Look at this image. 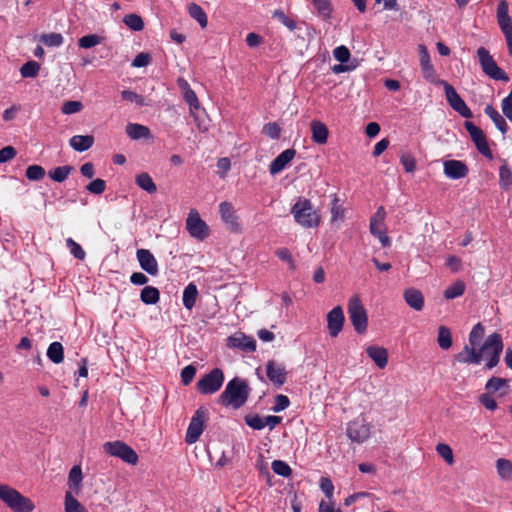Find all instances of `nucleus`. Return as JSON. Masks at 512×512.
Masks as SVG:
<instances>
[{"mask_svg": "<svg viewBox=\"0 0 512 512\" xmlns=\"http://www.w3.org/2000/svg\"><path fill=\"white\" fill-rule=\"evenodd\" d=\"M503 350L502 337L498 333L489 335L479 350L465 345L459 353L454 355L455 361L465 364H480L486 357V368L492 369L498 365Z\"/></svg>", "mask_w": 512, "mask_h": 512, "instance_id": "obj_1", "label": "nucleus"}, {"mask_svg": "<svg viewBox=\"0 0 512 512\" xmlns=\"http://www.w3.org/2000/svg\"><path fill=\"white\" fill-rule=\"evenodd\" d=\"M251 388L245 379L234 377L218 397V403L224 407L239 409L247 402Z\"/></svg>", "mask_w": 512, "mask_h": 512, "instance_id": "obj_2", "label": "nucleus"}, {"mask_svg": "<svg viewBox=\"0 0 512 512\" xmlns=\"http://www.w3.org/2000/svg\"><path fill=\"white\" fill-rule=\"evenodd\" d=\"M295 222L303 228H316L321 223V215L313 203L304 197H299L291 207Z\"/></svg>", "mask_w": 512, "mask_h": 512, "instance_id": "obj_3", "label": "nucleus"}, {"mask_svg": "<svg viewBox=\"0 0 512 512\" xmlns=\"http://www.w3.org/2000/svg\"><path fill=\"white\" fill-rule=\"evenodd\" d=\"M0 500L13 512H32L35 508L29 498L7 484H0Z\"/></svg>", "mask_w": 512, "mask_h": 512, "instance_id": "obj_4", "label": "nucleus"}, {"mask_svg": "<svg viewBox=\"0 0 512 512\" xmlns=\"http://www.w3.org/2000/svg\"><path fill=\"white\" fill-rule=\"evenodd\" d=\"M347 311L355 331L359 334L366 332L368 326V317L358 295H353L349 299Z\"/></svg>", "mask_w": 512, "mask_h": 512, "instance_id": "obj_5", "label": "nucleus"}, {"mask_svg": "<svg viewBox=\"0 0 512 512\" xmlns=\"http://www.w3.org/2000/svg\"><path fill=\"white\" fill-rule=\"evenodd\" d=\"M477 56L483 72L493 80H501L504 82L509 81V77L504 70H502L491 56L490 52L485 47L477 49Z\"/></svg>", "mask_w": 512, "mask_h": 512, "instance_id": "obj_6", "label": "nucleus"}, {"mask_svg": "<svg viewBox=\"0 0 512 512\" xmlns=\"http://www.w3.org/2000/svg\"><path fill=\"white\" fill-rule=\"evenodd\" d=\"M103 450L106 454L118 457L130 465H136L139 460L136 451L123 441L106 442L103 444Z\"/></svg>", "mask_w": 512, "mask_h": 512, "instance_id": "obj_7", "label": "nucleus"}, {"mask_svg": "<svg viewBox=\"0 0 512 512\" xmlns=\"http://www.w3.org/2000/svg\"><path fill=\"white\" fill-rule=\"evenodd\" d=\"M497 22L503 33L509 55L512 56V20L509 15V5L506 0H500L496 12Z\"/></svg>", "mask_w": 512, "mask_h": 512, "instance_id": "obj_8", "label": "nucleus"}, {"mask_svg": "<svg viewBox=\"0 0 512 512\" xmlns=\"http://www.w3.org/2000/svg\"><path fill=\"white\" fill-rule=\"evenodd\" d=\"M224 379L223 371L214 368L197 382V390L203 395L214 394L222 387Z\"/></svg>", "mask_w": 512, "mask_h": 512, "instance_id": "obj_9", "label": "nucleus"}, {"mask_svg": "<svg viewBox=\"0 0 512 512\" xmlns=\"http://www.w3.org/2000/svg\"><path fill=\"white\" fill-rule=\"evenodd\" d=\"M444 86L445 96L453 110L458 112L464 118H472L473 113L460 97L455 88L446 81L441 82Z\"/></svg>", "mask_w": 512, "mask_h": 512, "instance_id": "obj_10", "label": "nucleus"}, {"mask_svg": "<svg viewBox=\"0 0 512 512\" xmlns=\"http://www.w3.org/2000/svg\"><path fill=\"white\" fill-rule=\"evenodd\" d=\"M205 418L206 411L204 408H198L192 416L186 431L185 442L187 444H193L198 441L204 430Z\"/></svg>", "mask_w": 512, "mask_h": 512, "instance_id": "obj_11", "label": "nucleus"}, {"mask_svg": "<svg viewBox=\"0 0 512 512\" xmlns=\"http://www.w3.org/2000/svg\"><path fill=\"white\" fill-rule=\"evenodd\" d=\"M464 127L467 130V132L469 133V135H470L472 141L474 142L479 153H481L485 157L491 159L493 157L492 151L488 145L487 138H486L484 132L479 127H477L474 123H472L470 121H466L464 123Z\"/></svg>", "mask_w": 512, "mask_h": 512, "instance_id": "obj_12", "label": "nucleus"}, {"mask_svg": "<svg viewBox=\"0 0 512 512\" xmlns=\"http://www.w3.org/2000/svg\"><path fill=\"white\" fill-rule=\"evenodd\" d=\"M186 228L190 235L199 240H203L208 236V226L200 218L196 210H191L186 219Z\"/></svg>", "mask_w": 512, "mask_h": 512, "instance_id": "obj_13", "label": "nucleus"}, {"mask_svg": "<svg viewBox=\"0 0 512 512\" xmlns=\"http://www.w3.org/2000/svg\"><path fill=\"white\" fill-rule=\"evenodd\" d=\"M266 376L276 388H281L287 381L285 366L275 360H269L266 363Z\"/></svg>", "mask_w": 512, "mask_h": 512, "instance_id": "obj_14", "label": "nucleus"}, {"mask_svg": "<svg viewBox=\"0 0 512 512\" xmlns=\"http://www.w3.org/2000/svg\"><path fill=\"white\" fill-rule=\"evenodd\" d=\"M346 435L352 442L360 444L369 438L370 428L363 420L356 419L347 424Z\"/></svg>", "mask_w": 512, "mask_h": 512, "instance_id": "obj_15", "label": "nucleus"}, {"mask_svg": "<svg viewBox=\"0 0 512 512\" xmlns=\"http://www.w3.org/2000/svg\"><path fill=\"white\" fill-rule=\"evenodd\" d=\"M345 316L341 306H335L327 314V329L332 338H336L343 329Z\"/></svg>", "mask_w": 512, "mask_h": 512, "instance_id": "obj_16", "label": "nucleus"}, {"mask_svg": "<svg viewBox=\"0 0 512 512\" xmlns=\"http://www.w3.org/2000/svg\"><path fill=\"white\" fill-rule=\"evenodd\" d=\"M227 347L236 348L244 352H254L256 350V341L244 333H235L227 338Z\"/></svg>", "mask_w": 512, "mask_h": 512, "instance_id": "obj_17", "label": "nucleus"}, {"mask_svg": "<svg viewBox=\"0 0 512 512\" xmlns=\"http://www.w3.org/2000/svg\"><path fill=\"white\" fill-rule=\"evenodd\" d=\"M443 171L446 177L453 180L465 178L469 173L468 166L460 160L445 161Z\"/></svg>", "mask_w": 512, "mask_h": 512, "instance_id": "obj_18", "label": "nucleus"}, {"mask_svg": "<svg viewBox=\"0 0 512 512\" xmlns=\"http://www.w3.org/2000/svg\"><path fill=\"white\" fill-rule=\"evenodd\" d=\"M136 257L140 267L148 274L155 276L159 272L158 263L154 255L148 249H138Z\"/></svg>", "mask_w": 512, "mask_h": 512, "instance_id": "obj_19", "label": "nucleus"}, {"mask_svg": "<svg viewBox=\"0 0 512 512\" xmlns=\"http://www.w3.org/2000/svg\"><path fill=\"white\" fill-rule=\"evenodd\" d=\"M219 212L221 219L223 222L232 230L239 231L240 224L238 222V217L235 213L234 207L230 202L224 201L219 205Z\"/></svg>", "mask_w": 512, "mask_h": 512, "instance_id": "obj_20", "label": "nucleus"}, {"mask_svg": "<svg viewBox=\"0 0 512 512\" xmlns=\"http://www.w3.org/2000/svg\"><path fill=\"white\" fill-rule=\"evenodd\" d=\"M296 151L294 149H286L281 152L269 165V172L271 175H276L286 168V166L295 157Z\"/></svg>", "mask_w": 512, "mask_h": 512, "instance_id": "obj_21", "label": "nucleus"}, {"mask_svg": "<svg viewBox=\"0 0 512 512\" xmlns=\"http://www.w3.org/2000/svg\"><path fill=\"white\" fill-rule=\"evenodd\" d=\"M310 130L312 134L311 139L314 143L319 145L327 143L329 130L323 122L319 120H312L310 122Z\"/></svg>", "mask_w": 512, "mask_h": 512, "instance_id": "obj_22", "label": "nucleus"}, {"mask_svg": "<svg viewBox=\"0 0 512 512\" xmlns=\"http://www.w3.org/2000/svg\"><path fill=\"white\" fill-rule=\"evenodd\" d=\"M384 207L380 206L370 221V232L376 236L384 246Z\"/></svg>", "mask_w": 512, "mask_h": 512, "instance_id": "obj_23", "label": "nucleus"}, {"mask_svg": "<svg viewBox=\"0 0 512 512\" xmlns=\"http://www.w3.org/2000/svg\"><path fill=\"white\" fill-rule=\"evenodd\" d=\"M404 299L409 307L416 311H421L424 307V297L420 290L409 288L404 291Z\"/></svg>", "mask_w": 512, "mask_h": 512, "instance_id": "obj_24", "label": "nucleus"}, {"mask_svg": "<svg viewBox=\"0 0 512 512\" xmlns=\"http://www.w3.org/2000/svg\"><path fill=\"white\" fill-rule=\"evenodd\" d=\"M94 144L93 135H75L70 138L69 145L77 152H84Z\"/></svg>", "mask_w": 512, "mask_h": 512, "instance_id": "obj_25", "label": "nucleus"}, {"mask_svg": "<svg viewBox=\"0 0 512 512\" xmlns=\"http://www.w3.org/2000/svg\"><path fill=\"white\" fill-rule=\"evenodd\" d=\"M420 65L423 72V76L427 80H433L435 71L430 60L429 53L425 46L420 45Z\"/></svg>", "mask_w": 512, "mask_h": 512, "instance_id": "obj_26", "label": "nucleus"}, {"mask_svg": "<svg viewBox=\"0 0 512 512\" xmlns=\"http://www.w3.org/2000/svg\"><path fill=\"white\" fill-rule=\"evenodd\" d=\"M484 113L493 121L496 128L502 134H505L508 131V125H507L505 119L500 115V113L492 105H487L484 109Z\"/></svg>", "mask_w": 512, "mask_h": 512, "instance_id": "obj_27", "label": "nucleus"}, {"mask_svg": "<svg viewBox=\"0 0 512 512\" xmlns=\"http://www.w3.org/2000/svg\"><path fill=\"white\" fill-rule=\"evenodd\" d=\"M198 297V289L197 286L191 282L189 283L183 291L182 301L183 305L186 309L192 310L195 306L196 300Z\"/></svg>", "mask_w": 512, "mask_h": 512, "instance_id": "obj_28", "label": "nucleus"}, {"mask_svg": "<svg viewBox=\"0 0 512 512\" xmlns=\"http://www.w3.org/2000/svg\"><path fill=\"white\" fill-rule=\"evenodd\" d=\"M496 470L503 481H512V461L499 458L496 461Z\"/></svg>", "mask_w": 512, "mask_h": 512, "instance_id": "obj_29", "label": "nucleus"}, {"mask_svg": "<svg viewBox=\"0 0 512 512\" xmlns=\"http://www.w3.org/2000/svg\"><path fill=\"white\" fill-rule=\"evenodd\" d=\"M126 133L131 139L137 140L141 138H148L150 135V130L144 125L129 123L126 126Z\"/></svg>", "mask_w": 512, "mask_h": 512, "instance_id": "obj_30", "label": "nucleus"}, {"mask_svg": "<svg viewBox=\"0 0 512 512\" xmlns=\"http://www.w3.org/2000/svg\"><path fill=\"white\" fill-rule=\"evenodd\" d=\"M135 183L144 191L149 194H153L157 191V186L153 181L152 177L146 173H140L135 178Z\"/></svg>", "mask_w": 512, "mask_h": 512, "instance_id": "obj_31", "label": "nucleus"}, {"mask_svg": "<svg viewBox=\"0 0 512 512\" xmlns=\"http://www.w3.org/2000/svg\"><path fill=\"white\" fill-rule=\"evenodd\" d=\"M188 12L191 18L196 20L201 28H206L208 24V17L201 6L196 3H191L188 6Z\"/></svg>", "mask_w": 512, "mask_h": 512, "instance_id": "obj_32", "label": "nucleus"}, {"mask_svg": "<svg viewBox=\"0 0 512 512\" xmlns=\"http://www.w3.org/2000/svg\"><path fill=\"white\" fill-rule=\"evenodd\" d=\"M47 357L55 364L64 360V348L60 342H52L47 349Z\"/></svg>", "mask_w": 512, "mask_h": 512, "instance_id": "obj_33", "label": "nucleus"}, {"mask_svg": "<svg viewBox=\"0 0 512 512\" xmlns=\"http://www.w3.org/2000/svg\"><path fill=\"white\" fill-rule=\"evenodd\" d=\"M140 299L144 304H156L160 299V292L156 287L146 286L141 290Z\"/></svg>", "mask_w": 512, "mask_h": 512, "instance_id": "obj_34", "label": "nucleus"}, {"mask_svg": "<svg viewBox=\"0 0 512 512\" xmlns=\"http://www.w3.org/2000/svg\"><path fill=\"white\" fill-rule=\"evenodd\" d=\"M466 285L464 281L457 280L452 285L447 287L443 293V296L447 300H452L462 296L465 292Z\"/></svg>", "mask_w": 512, "mask_h": 512, "instance_id": "obj_35", "label": "nucleus"}, {"mask_svg": "<svg viewBox=\"0 0 512 512\" xmlns=\"http://www.w3.org/2000/svg\"><path fill=\"white\" fill-rule=\"evenodd\" d=\"M314 8L319 16L324 20H329L332 14V4L330 0H312Z\"/></svg>", "mask_w": 512, "mask_h": 512, "instance_id": "obj_36", "label": "nucleus"}, {"mask_svg": "<svg viewBox=\"0 0 512 512\" xmlns=\"http://www.w3.org/2000/svg\"><path fill=\"white\" fill-rule=\"evenodd\" d=\"M438 345L441 349L447 350L452 346V335L449 328L446 326H440L438 328Z\"/></svg>", "mask_w": 512, "mask_h": 512, "instance_id": "obj_37", "label": "nucleus"}, {"mask_svg": "<svg viewBox=\"0 0 512 512\" xmlns=\"http://www.w3.org/2000/svg\"><path fill=\"white\" fill-rule=\"evenodd\" d=\"M65 512H87L85 507L72 495L70 491L65 493Z\"/></svg>", "mask_w": 512, "mask_h": 512, "instance_id": "obj_38", "label": "nucleus"}, {"mask_svg": "<svg viewBox=\"0 0 512 512\" xmlns=\"http://www.w3.org/2000/svg\"><path fill=\"white\" fill-rule=\"evenodd\" d=\"M72 170L73 167L70 165L59 166L49 171V177L53 181L61 183L68 178Z\"/></svg>", "mask_w": 512, "mask_h": 512, "instance_id": "obj_39", "label": "nucleus"}, {"mask_svg": "<svg viewBox=\"0 0 512 512\" xmlns=\"http://www.w3.org/2000/svg\"><path fill=\"white\" fill-rule=\"evenodd\" d=\"M508 381L504 378L500 377H491L486 385L485 389L487 390V393H495L501 389H508Z\"/></svg>", "mask_w": 512, "mask_h": 512, "instance_id": "obj_40", "label": "nucleus"}, {"mask_svg": "<svg viewBox=\"0 0 512 512\" xmlns=\"http://www.w3.org/2000/svg\"><path fill=\"white\" fill-rule=\"evenodd\" d=\"M82 470L81 467L76 465L73 466L69 472L68 476V485L71 489L79 490L80 484L82 482Z\"/></svg>", "mask_w": 512, "mask_h": 512, "instance_id": "obj_41", "label": "nucleus"}, {"mask_svg": "<svg viewBox=\"0 0 512 512\" xmlns=\"http://www.w3.org/2000/svg\"><path fill=\"white\" fill-rule=\"evenodd\" d=\"M124 24L132 31H141L144 28V21L141 16L137 14H127L123 18Z\"/></svg>", "mask_w": 512, "mask_h": 512, "instance_id": "obj_42", "label": "nucleus"}, {"mask_svg": "<svg viewBox=\"0 0 512 512\" xmlns=\"http://www.w3.org/2000/svg\"><path fill=\"white\" fill-rule=\"evenodd\" d=\"M39 70L40 64L31 60L22 65L20 74L23 78H34L38 75Z\"/></svg>", "mask_w": 512, "mask_h": 512, "instance_id": "obj_43", "label": "nucleus"}, {"mask_svg": "<svg viewBox=\"0 0 512 512\" xmlns=\"http://www.w3.org/2000/svg\"><path fill=\"white\" fill-rule=\"evenodd\" d=\"M484 336V327L481 323H477L469 334V347H473L476 349L479 346L482 338Z\"/></svg>", "mask_w": 512, "mask_h": 512, "instance_id": "obj_44", "label": "nucleus"}, {"mask_svg": "<svg viewBox=\"0 0 512 512\" xmlns=\"http://www.w3.org/2000/svg\"><path fill=\"white\" fill-rule=\"evenodd\" d=\"M63 36L60 33H47L40 36V41L48 47H59L63 44Z\"/></svg>", "mask_w": 512, "mask_h": 512, "instance_id": "obj_45", "label": "nucleus"}, {"mask_svg": "<svg viewBox=\"0 0 512 512\" xmlns=\"http://www.w3.org/2000/svg\"><path fill=\"white\" fill-rule=\"evenodd\" d=\"M499 184L502 189H508L512 185V170L507 164L499 169Z\"/></svg>", "mask_w": 512, "mask_h": 512, "instance_id": "obj_46", "label": "nucleus"}, {"mask_svg": "<svg viewBox=\"0 0 512 512\" xmlns=\"http://www.w3.org/2000/svg\"><path fill=\"white\" fill-rule=\"evenodd\" d=\"M102 42V37L97 34H89L81 37L78 40V45L80 48L89 49L92 48Z\"/></svg>", "mask_w": 512, "mask_h": 512, "instance_id": "obj_47", "label": "nucleus"}, {"mask_svg": "<svg viewBox=\"0 0 512 512\" xmlns=\"http://www.w3.org/2000/svg\"><path fill=\"white\" fill-rule=\"evenodd\" d=\"M366 352L372 358L379 368H384V348L369 346Z\"/></svg>", "mask_w": 512, "mask_h": 512, "instance_id": "obj_48", "label": "nucleus"}, {"mask_svg": "<svg viewBox=\"0 0 512 512\" xmlns=\"http://www.w3.org/2000/svg\"><path fill=\"white\" fill-rule=\"evenodd\" d=\"M271 468L275 474L283 477H289L292 474L291 467L282 460H274L271 463Z\"/></svg>", "mask_w": 512, "mask_h": 512, "instance_id": "obj_49", "label": "nucleus"}, {"mask_svg": "<svg viewBox=\"0 0 512 512\" xmlns=\"http://www.w3.org/2000/svg\"><path fill=\"white\" fill-rule=\"evenodd\" d=\"M45 176V169L40 165H30L26 169V177L31 181H39Z\"/></svg>", "mask_w": 512, "mask_h": 512, "instance_id": "obj_50", "label": "nucleus"}, {"mask_svg": "<svg viewBox=\"0 0 512 512\" xmlns=\"http://www.w3.org/2000/svg\"><path fill=\"white\" fill-rule=\"evenodd\" d=\"M66 246L70 250V253L78 260H84L86 253L81 247L80 244H78L76 241H74L72 238L66 239Z\"/></svg>", "mask_w": 512, "mask_h": 512, "instance_id": "obj_51", "label": "nucleus"}, {"mask_svg": "<svg viewBox=\"0 0 512 512\" xmlns=\"http://www.w3.org/2000/svg\"><path fill=\"white\" fill-rule=\"evenodd\" d=\"M436 452L446 461L447 464L452 465L454 463L453 451L448 444H437Z\"/></svg>", "mask_w": 512, "mask_h": 512, "instance_id": "obj_52", "label": "nucleus"}, {"mask_svg": "<svg viewBox=\"0 0 512 512\" xmlns=\"http://www.w3.org/2000/svg\"><path fill=\"white\" fill-rule=\"evenodd\" d=\"M245 423L255 430H261L265 427V417H261L258 414L246 415Z\"/></svg>", "mask_w": 512, "mask_h": 512, "instance_id": "obj_53", "label": "nucleus"}, {"mask_svg": "<svg viewBox=\"0 0 512 512\" xmlns=\"http://www.w3.org/2000/svg\"><path fill=\"white\" fill-rule=\"evenodd\" d=\"M273 17L280 21L290 31H294L297 27L296 22L293 19L289 18L282 10H275L273 13Z\"/></svg>", "mask_w": 512, "mask_h": 512, "instance_id": "obj_54", "label": "nucleus"}, {"mask_svg": "<svg viewBox=\"0 0 512 512\" xmlns=\"http://www.w3.org/2000/svg\"><path fill=\"white\" fill-rule=\"evenodd\" d=\"M86 189L91 194L100 195L106 189V182L100 178L94 179L86 186Z\"/></svg>", "mask_w": 512, "mask_h": 512, "instance_id": "obj_55", "label": "nucleus"}, {"mask_svg": "<svg viewBox=\"0 0 512 512\" xmlns=\"http://www.w3.org/2000/svg\"><path fill=\"white\" fill-rule=\"evenodd\" d=\"M83 108V105L80 101H66L63 103L61 107V112L66 115L74 114L80 112Z\"/></svg>", "mask_w": 512, "mask_h": 512, "instance_id": "obj_56", "label": "nucleus"}, {"mask_svg": "<svg viewBox=\"0 0 512 512\" xmlns=\"http://www.w3.org/2000/svg\"><path fill=\"white\" fill-rule=\"evenodd\" d=\"M333 56L340 63H346L349 61L351 54L346 46L341 45L334 49Z\"/></svg>", "mask_w": 512, "mask_h": 512, "instance_id": "obj_57", "label": "nucleus"}, {"mask_svg": "<svg viewBox=\"0 0 512 512\" xmlns=\"http://www.w3.org/2000/svg\"><path fill=\"white\" fill-rule=\"evenodd\" d=\"M195 374L196 368L193 365L185 366L181 371V382L183 385H189L193 381Z\"/></svg>", "mask_w": 512, "mask_h": 512, "instance_id": "obj_58", "label": "nucleus"}, {"mask_svg": "<svg viewBox=\"0 0 512 512\" xmlns=\"http://www.w3.org/2000/svg\"><path fill=\"white\" fill-rule=\"evenodd\" d=\"M263 132L271 139H278L280 137L281 128L276 122H270L264 125Z\"/></svg>", "mask_w": 512, "mask_h": 512, "instance_id": "obj_59", "label": "nucleus"}, {"mask_svg": "<svg viewBox=\"0 0 512 512\" xmlns=\"http://www.w3.org/2000/svg\"><path fill=\"white\" fill-rule=\"evenodd\" d=\"M290 405V400L286 395L278 394L275 397V404L272 407V410L276 413L281 412L287 409Z\"/></svg>", "mask_w": 512, "mask_h": 512, "instance_id": "obj_60", "label": "nucleus"}, {"mask_svg": "<svg viewBox=\"0 0 512 512\" xmlns=\"http://www.w3.org/2000/svg\"><path fill=\"white\" fill-rule=\"evenodd\" d=\"M121 96L124 100L130 101V102H135L138 106L145 105V100H144L143 96H141L133 91L123 90L121 92Z\"/></svg>", "mask_w": 512, "mask_h": 512, "instance_id": "obj_61", "label": "nucleus"}, {"mask_svg": "<svg viewBox=\"0 0 512 512\" xmlns=\"http://www.w3.org/2000/svg\"><path fill=\"white\" fill-rule=\"evenodd\" d=\"M152 61L149 53L141 52L132 61L131 66L136 68L145 67Z\"/></svg>", "mask_w": 512, "mask_h": 512, "instance_id": "obj_62", "label": "nucleus"}, {"mask_svg": "<svg viewBox=\"0 0 512 512\" xmlns=\"http://www.w3.org/2000/svg\"><path fill=\"white\" fill-rule=\"evenodd\" d=\"M185 85L187 86L186 91L184 92V99L189 104L190 108L197 109L200 106L199 100L196 96V93L188 86V84L185 82Z\"/></svg>", "mask_w": 512, "mask_h": 512, "instance_id": "obj_63", "label": "nucleus"}, {"mask_svg": "<svg viewBox=\"0 0 512 512\" xmlns=\"http://www.w3.org/2000/svg\"><path fill=\"white\" fill-rule=\"evenodd\" d=\"M479 402L490 411L497 409L498 404L496 400L490 395V393H484L479 396Z\"/></svg>", "mask_w": 512, "mask_h": 512, "instance_id": "obj_64", "label": "nucleus"}]
</instances>
